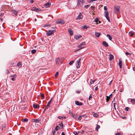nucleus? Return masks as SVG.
<instances>
[{
	"label": "nucleus",
	"mask_w": 135,
	"mask_h": 135,
	"mask_svg": "<svg viewBox=\"0 0 135 135\" xmlns=\"http://www.w3.org/2000/svg\"><path fill=\"white\" fill-rule=\"evenodd\" d=\"M93 114L94 117L97 118L98 117H99V115H98V114L97 113H95L94 112L93 113Z\"/></svg>",
	"instance_id": "19"
},
{
	"label": "nucleus",
	"mask_w": 135,
	"mask_h": 135,
	"mask_svg": "<svg viewBox=\"0 0 135 135\" xmlns=\"http://www.w3.org/2000/svg\"><path fill=\"white\" fill-rule=\"evenodd\" d=\"M50 102H48L47 105L46 106L44 110V111L43 112V113H44L45 112V111L49 107L50 105Z\"/></svg>",
	"instance_id": "8"
},
{
	"label": "nucleus",
	"mask_w": 135,
	"mask_h": 135,
	"mask_svg": "<svg viewBox=\"0 0 135 135\" xmlns=\"http://www.w3.org/2000/svg\"><path fill=\"white\" fill-rule=\"evenodd\" d=\"M96 126H97L95 128V130L97 131H98V129L100 128V126L97 124Z\"/></svg>",
	"instance_id": "23"
},
{
	"label": "nucleus",
	"mask_w": 135,
	"mask_h": 135,
	"mask_svg": "<svg viewBox=\"0 0 135 135\" xmlns=\"http://www.w3.org/2000/svg\"><path fill=\"white\" fill-rule=\"evenodd\" d=\"M55 30H49L48 32L47 33L46 35L47 36H52L53 34L55 32Z\"/></svg>",
	"instance_id": "2"
},
{
	"label": "nucleus",
	"mask_w": 135,
	"mask_h": 135,
	"mask_svg": "<svg viewBox=\"0 0 135 135\" xmlns=\"http://www.w3.org/2000/svg\"><path fill=\"white\" fill-rule=\"evenodd\" d=\"M73 133L75 135H77V134H78V133L75 131L74 132H73Z\"/></svg>",
	"instance_id": "47"
},
{
	"label": "nucleus",
	"mask_w": 135,
	"mask_h": 135,
	"mask_svg": "<svg viewBox=\"0 0 135 135\" xmlns=\"http://www.w3.org/2000/svg\"><path fill=\"white\" fill-rule=\"evenodd\" d=\"M6 127V124H5L3 123V124H2V129H3V128H5Z\"/></svg>",
	"instance_id": "34"
},
{
	"label": "nucleus",
	"mask_w": 135,
	"mask_h": 135,
	"mask_svg": "<svg viewBox=\"0 0 135 135\" xmlns=\"http://www.w3.org/2000/svg\"><path fill=\"white\" fill-rule=\"evenodd\" d=\"M126 54L127 55H130L131 54L129 53V52H126Z\"/></svg>",
	"instance_id": "44"
},
{
	"label": "nucleus",
	"mask_w": 135,
	"mask_h": 135,
	"mask_svg": "<svg viewBox=\"0 0 135 135\" xmlns=\"http://www.w3.org/2000/svg\"><path fill=\"white\" fill-rule=\"evenodd\" d=\"M80 44L81 45L85 46V42H81Z\"/></svg>",
	"instance_id": "30"
},
{
	"label": "nucleus",
	"mask_w": 135,
	"mask_h": 135,
	"mask_svg": "<svg viewBox=\"0 0 135 135\" xmlns=\"http://www.w3.org/2000/svg\"><path fill=\"white\" fill-rule=\"evenodd\" d=\"M55 133V131L54 130V131H52V134L53 135H54Z\"/></svg>",
	"instance_id": "55"
},
{
	"label": "nucleus",
	"mask_w": 135,
	"mask_h": 135,
	"mask_svg": "<svg viewBox=\"0 0 135 135\" xmlns=\"http://www.w3.org/2000/svg\"><path fill=\"white\" fill-rule=\"evenodd\" d=\"M80 92V91L77 90L76 91V93H79Z\"/></svg>",
	"instance_id": "57"
},
{
	"label": "nucleus",
	"mask_w": 135,
	"mask_h": 135,
	"mask_svg": "<svg viewBox=\"0 0 135 135\" xmlns=\"http://www.w3.org/2000/svg\"><path fill=\"white\" fill-rule=\"evenodd\" d=\"M33 106L35 108H39V105L38 104H33Z\"/></svg>",
	"instance_id": "18"
},
{
	"label": "nucleus",
	"mask_w": 135,
	"mask_h": 135,
	"mask_svg": "<svg viewBox=\"0 0 135 135\" xmlns=\"http://www.w3.org/2000/svg\"><path fill=\"white\" fill-rule=\"evenodd\" d=\"M98 19H97V18H96L95 19V21L96 22H97V24H98V23H97L98 22Z\"/></svg>",
	"instance_id": "40"
},
{
	"label": "nucleus",
	"mask_w": 135,
	"mask_h": 135,
	"mask_svg": "<svg viewBox=\"0 0 135 135\" xmlns=\"http://www.w3.org/2000/svg\"><path fill=\"white\" fill-rule=\"evenodd\" d=\"M110 99V95L109 96H107V98L106 99V102H108V101H109V100Z\"/></svg>",
	"instance_id": "25"
},
{
	"label": "nucleus",
	"mask_w": 135,
	"mask_h": 135,
	"mask_svg": "<svg viewBox=\"0 0 135 135\" xmlns=\"http://www.w3.org/2000/svg\"><path fill=\"white\" fill-rule=\"evenodd\" d=\"M13 13L14 14L15 16H17V15L18 12L15 10H12Z\"/></svg>",
	"instance_id": "17"
},
{
	"label": "nucleus",
	"mask_w": 135,
	"mask_h": 135,
	"mask_svg": "<svg viewBox=\"0 0 135 135\" xmlns=\"http://www.w3.org/2000/svg\"><path fill=\"white\" fill-rule=\"evenodd\" d=\"M63 124L62 123V122H61V123L60 124V126H63Z\"/></svg>",
	"instance_id": "56"
},
{
	"label": "nucleus",
	"mask_w": 135,
	"mask_h": 135,
	"mask_svg": "<svg viewBox=\"0 0 135 135\" xmlns=\"http://www.w3.org/2000/svg\"><path fill=\"white\" fill-rule=\"evenodd\" d=\"M16 74H14L13 75H12L11 76V77H16Z\"/></svg>",
	"instance_id": "42"
},
{
	"label": "nucleus",
	"mask_w": 135,
	"mask_h": 135,
	"mask_svg": "<svg viewBox=\"0 0 135 135\" xmlns=\"http://www.w3.org/2000/svg\"><path fill=\"white\" fill-rule=\"evenodd\" d=\"M81 60V59L79 58L78 60L76 62V67L77 68H79L80 67V62Z\"/></svg>",
	"instance_id": "4"
},
{
	"label": "nucleus",
	"mask_w": 135,
	"mask_h": 135,
	"mask_svg": "<svg viewBox=\"0 0 135 135\" xmlns=\"http://www.w3.org/2000/svg\"><path fill=\"white\" fill-rule=\"evenodd\" d=\"M83 16L81 13H80L76 18V19L80 20L83 18Z\"/></svg>",
	"instance_id": "9"
},
{
	"label": "nucleus",
	"mask_w": 135,
	"mask_h": 135,
	"mask_svg": "<svg viewBox=\"0 0 135 135\" xmlns=\"http://www.w3.org/2000/svg\"><path fill=\"white\" fill-rule=\"evenodd\" d=\"M63 117L61 116H59L58 117V118L59 119H61Z\"/></svg>",
	"instance_id": "53"
},
{
	"label": "nucleus",
	"mask_w": 135,
	"mask_h": 135,
	"mask_svg": "<svg viewBox=\"0 0 135 135\" xmlns=\"http://www.w3.org/2000/svg\"><path fill=\"white\" fill-rule=\"evenodd\" d=\"M98 89V88L97 87H96L95 88V90H96V91H97V89Z\"/></svg>",
	"instance_id": "62"
},
{
	"label": "nucleus",
	"mask_w": 135,
	"mask_h": 135,
	"mask_svg": "<svg viewBox=\"0 0 135 135\" xmlns=\"http://www.w3.org/2000/svg\"><path fill=\"white\" fill-rule=\"evenodd\" d=\"M90 6V5H86L84 6L85 8H88V7Z\"/></svg>",
	"instance_id": "38"
},
{
	"label": "nucleus",
	"mask_w": 135,
	"mask_h": 135,
	"mask_svg": "<svg viewBox=\"0 0 135 135\" xmlns=\"http://www.w3.org/2000/svg\"><path fill=\"white\" fill-rule=\"evenodd\" d=\"M82 37L81 35H76L74 36V38L77 40H79L80 38Z\"/></svg>",
	"instance_id": "12"
},
{
	"label": "nucleus",
	"mask_w": 135,
	"mask_h": 135,
	"mask_svg": "<svg viewBox=\"0 0 135 135\" xmlns=\"http://www.w3.org/2000/svg\"><path fill=\"white\" fill-rule=\"evenodd\" d=\"M78 47L80 48L79 49L81 50L82 49L84 48L85 47V46L81 45L80 44L78 46Z\"/></svg>",
	"instance_id": "21"
},
{
	"label": "nucleus",
	"mask_w": 135,
	"mask_h": 135,
	"mask_svg": "<svg viewBox=\"0 0 135 135\" xmlns=\"http://www.w3.org/2000/svg\"><path fill=\"white\" fill-rule=\"evenodd\" d=\"M74 62V61H71L69 62V64L70 65H71Z\"/></svg>",
	"instance_id": "35"
},
{
	"label": "nucleus",
	"mask_w": 135,
	"mask_h": 135,
	"mask_svg": "<svg viewBox=\"0 0 135 135\" xmlns=\"http://www.w3.org/2000/svg\"><path fill=\"white\" fill-rule=\"evenodd\" d=\"M61 135H65L64 133V132H62L61 133Z\"/></svg>",
	"instance_id": "64"
},
{
	"label": "nucleus",
	"mask_w": 135,
	"mask_h": 135,
	"mask_svg": "<svg viewBox=\"0 0 135 135\" xmlns=\"http://www.w3.org/2000/svg\"><path fill=\"white\" fill-rule=\"evenodd\" d=\"M60 59L59 58H57L56 59V64H58L60 61Z\"/></svg>",
	"instance_id": "16"
},
{
	"label": "nucleus",
	"mask_w": 135,
	"mask_h": 135,
	"mask_svg": "<svg viewBox=\"0 0 135 135\" xmlns=\"http://www.w3.org/2000/svg\"><path fill=\"white\" fill-rule=\"evenodd\" d=\"M51 5V3L49 2H48L44 4V6L46 8H47L49 7Z\"/></svg>",
	"instance_id": "10"
},
{
	"label": "nucleus",
	"mask_w": 135,
	"mask_h": 135,
	"mask_svg": "<svg viewBox=\"0 0 135 135\" xmlns=\"http://www.w3.org/2000/svg\"><path fill=\"white\" fill-rule=\"evenodd\" d=\"M68 31L70 35H73V32L71 29H69Z\"/></svg>",
	"instance_id": "20"
},
{
	"label": "nucleus",
	"mask_w": 135,
	"mask_h": 135,
	"mask_svg": "<svg viewBox=\"0 0 135 135\" xmlns=\"http://www.w3.org/2000/svg\"><path fill=\"white\" fill-rule=\"evenodd\" d=\"M114 11L116 14H118L120 13L119 7V6H115L114 8Z\"/></svg>",
	"instance_id": "1"
},
{
	"label": "nucleus",
	"mask_w": 135,
	"mask_h": 135,
	"mask_svg": "<svg viewBox=\"0 0 135 135\" xmlns=\"http://www.w3.org/2000/svg\"><path fill=\"white\" fill-rule=\"evenodd\" d=\"M104 9L105 10H107V8L106 6L104 7Z\"/></svg>",
	"instance_id": "46"
},
{
	"label": "nucleus",
	"mask_w": 135,
	"mask_h": 135,
	"mask_svg": "<svg viewBox=\"0 0 135 135\" xmlns=\"http://www.w3.org/2000/svg\"><path fill=\"white\" fill-rule=\"evenodd\" d=\"M23 121H24L25 122H27L28 121V120L27 119L25 118V119H23Z\"/></svg>",
	"instance_id": "39"
},
{
	"label": "nucleus",
	"mask_w": 135,
	"mask_h": 135,
	"mask_svg": "<svg viewBox=\"0 0 135 135\" xmlns=\"http://www.w3.org/2000/svg\"><path fill=\"white\" fill-rule=\"evenodd\" d=\"M129 109V108L128 107H127L126 108V110L127 111H128Z\"/></svg>",
	"instance_id": "50"
},
{
	"label": "nucleus",
	"mask_w": 135,
	"mask_h": 135,
	"mask_svg": "<svg viewBox=\"0 0 135 135\" xmlns=\"http://www.w3.org/2000/svg\"><path fill=\"white\" fill-rule=\"evenodd\" d=\"M41 97L42 98H44V94H42L41 95Z\"/></svg>",
	"instance_id": "49"
},
{
	"label": "nucleus",
	"mask_w": 135,
	"mask_h": 135,
	"mask_svg": "<svg viewBox=\"0 0 135 135\" xmlns=\"http://www.w3.org/2000/svg\"><path fill=\"white\" fill-rule=\"evenodd\" d=\"M107 36L108 37V38L110 40V35L109 34H107Z\"/></svg>",
	"instance_id": "61"
},
{
	"label": "nucleus",
	"mask_w": 135,
	"mask_h": 135,
	"mask_svg": "<svg viewBox=\"0 0 135 135\" xmlns=\"http://www.w3.org/2000/svg\"><path fill=\"white\" fill-rule=\"evenodd\" d=\"M36 50H32L31 51V52L32 54H34L36 52Z\"/></svg>",
	"instance_id": "28"
},
{
	"label": "nucleus",
	"mask_w": 135,
	"mask_h": 135,
	"mask_svg": "<svg viewBox=\"0 0 135 135\" xmlns=\"http://www.w3.org/2000/svg\"><path fill=\"white\" fill-rule=\"evenodd\" d=\"M87 27H87L86 26L84 25L82 27V28L83 30H86L87 29Z\"/></svg>",
	"instance_id": "29"
},
{
	"label": "nucleus",
	"mask_w": 135,
	"mask_h": 135,
	"mask_svg": "<svg viewBox=\"0 0 135 135\" xmlns=\"http://www.w3.org/2000/svg\"><path fill=\"white\" fill-rule=\"evenodd\" d=\"M21 63L20 62H18L17 64V66L18 67H20V65H21Z\"/></svg>",
	"instance_id": "31"
},
{
	"label": "nucleus",
	"mask_w": 135,
	"mask_h": 135,
	"mask_svg": "<svg viewBox=\"0 0 135 135\" xmlns=\"http://www.w3.org/2000/svg\"><path fill=\"white\" fill-rule=\"evenodd\" d=\"M129 34H130V36L131 37H132L134 34V33L133 32L131 31L129 32Z\"/></svg>",
	"instance_id": "24"
},
{
	"label": "nucleus",
	"mask_w": 135,
	"mask_h": 135,
	"mask_svg": "<svg viewBox=\"0 0 135 135\" xmlns=\"http://www.w3.org/2000/svg\"><path fill=\"white\" fill-rule=\"evenodd\" d=\"M52 98H51V99L50 100L49 102H50V103H51V101L52 100Z\"/></svg>",
	"instance_id": "58"
},
{
	"label": "nucleus",
	"mask_w": 135,
	"mask_h": 135,
	"mask_svg": "<svg viewBox=\"0 0 135 135\" xmlns=\"http://www.w3.org/2000/svg\"><path fill=\"white\" fill-rule=\"evenodd\" d=\"M75 104L78 105H82V103L81 102H79L77 101H76L75 102Z\"/></svg>",
	"instance_id": "15"
},
{
	"label": "nucleus",
	"mask_w": 135,
	"mask_h": 135,
	"mask_svg": "<svg viewBox=\"0 0 135 135\" xmlns=\"http://www.w3.org/2000/svg\"><path fill=\"white\" fill-rule=\"evenodd\" d=\"M114 58L113 56L110 54V61L112 60Z\"/></svg>",
	"instance_id": "27"
},
{
	"label": "nucleus",
	"mask_w": 135,
	"mask_h": 135,
	"mask_svg": "<svg viewBox=\"0 0 135 135\" xmlns=\"http://www.w3.org/2000/svg\"><path fill=\"white\" fill-rule=\"evenodd\" d=\"M31 10L32 11H34L35 12H38L40 10V9H38L35 7L31 8Z\"/></svg>",
	"instance_id": "6"
},
{
	"label": "nucleus",
	"mask_w": 135,
	"mask_h": 135,
	"mask_svg": "<svg viewBox=\"0 0 135 135\" xmlns=\"http://www.w3.org/2000/svg\"><path fill=\"white\" fill-rule=\"evenodd\" d=\"M119 68H122V61L120 60V59H119Z\"/></svg>",
	"instance_id": "13"
},
{
	"label": "nucleus",
	"mask_w": 135,
	"mask_h": 135,
	"mask_svg": "<svg viewBox=\"0 0 135 135\" xmlns=\"http://www.w3.org/2000/svg\"><path fill=\"white\" fill-rule=\"evenodd\" d=\"M30 2L31 3H32L33 2V0H30Z\"/></svg>",
	"instance_id": "60"
},
{
	"label": "nucleus",
	"mask_w": 135,
	"mask_h": 135,
	"mask_svg": "<svg viewBox=\"0 0 135 135\" xmlns=\"http://www.w3.org/2000/svg\"><path fill=\"white\" fill-rule=\"evenodd\" d=\"M40 120L38 119H34L33 120V122L36 123H38L40 121Z\"/></svg>",
	"instance_id": "14"
},
{
	"label": "nucleus",
	"mask_w": 135,
	"mask_h": 135,
	"mask_svg": "<svg viewBox=\"0 0 135 135\" xmlns=\"http://www.w3.org/2000/svg\"><path fill=\"white\" fill-rule=\"evenodd\" d=\"M91 9H92L93 10L94 8L95 7L94 6H91Z\"/></svg>",
	"instance_id": "52"
},
{
	"label": "nucleus",
	"mask_w": 135,
	"mask_h": 135,
	"mask_svg": "<svg viewBox=\"0 0 135 135\" xmlns=\"http://www.w3.org/2000/svg\"><path fill=\"white\" fill-rule=\"evenodd\" d=\"M95 80H93L92 79H91L90 82V83L91 84H93Z\"/></svg>",
	"instance_id": "32"
},
{
	"label": "nucleus",
	"mask_w": 135,
	"mask_h": 135,
	"mask_svg": "<svg viewBox=\"0 0 135 135\" xmlns=\"http://www.w3.org/2000/svg\"><path fill=\"white\" fill-rule=\"evenodd\" d=\"M102 44L105 47H107L109 46L108 44L105 41H104L103 42Z\"/></svg>",
	"instance_id": "11"
},
{
	"label": "nucleus",
	"mask_w": 135,
	"mask_h": 135,
	"mask_svg": "<svg viewBox=\"0 0 135 135\" xmlns=\"http://www.w3.org/2000/svg\"><path fill=\"white\" fill-rule=\"evenodd\" d=\"M58 74V72H57L56 73V74L55 75V76L56 77L57 76Z\"/></svg>",
	"instance_id": "43"
},
{
	"label": "nucleus",
	"mask_w": 135,
	"mask_h": 135,
	"mask_svg": "<svg viewBox=\"0 0 135 135\" xmlns=\"http://www.w3.org/2000/svg\"><path fill=\"white\" fill-rule=\"evenodd\" d=\"M100 35V33L98 32H95V35L97 37H99Z\"/></svg>",
	"instance_id": "22"
},
{
	"label": "nucleus",
	"mask_w": 135,
	"mask_h": 135,
	"mask_svg": "<svg viewBox=\"0 0 135 135\" xmlns=\"http://www.w3.org/2000/svg\"><path fill=\"white\" fill-rule=\"evenodd\" d=\"M59 128V127L58 126H57L55 128V130L56 131H57L58 130Z\"/></svg>",
	"instance_id": "36"
},
{
	"label": "nucleus",
	"mask_w": 135,
	"mask_h": 135,
	"mask_svg": "<svg viewBox=\"0 0 135 135\" xmlns=\"http://www.w3.org/2000/svg\"><path fill=\"white\" fill-rule=\"evenodd\" d=\"M69 113L71 116L73 114L71 110L69 111Z\"/></svg>",
	"instance_id": "41"
},
{
	"label": "nucleus",
	"mask_w": 135,
	"mask_h": 135,
	"mask_svg": "<svg viewBox=\"0 0 135 135\" xmlns=\"http://www.w3.org/2000/svg\"><path fill=\"white\" fill-rule=\"evenodd\" d=\"M65 22L64 21L61 20H58L56 21V23H59L61 25L64 24Z\"/></svg>",
	"instance_id": "5"
},
{
	"label": "nucleus",
	"mask_w": 135,
	"mask_h": 135,
	"mask_svg": "<svg viewBox=\"0 0 135 135\" xmlns=\"http://www.w3.org/2000/svg\"><path fill=\"white\" fill-rule=\"evenodd\" d=\"M72 116L75 119H76L77 118V116L75 114H73Z\"/></svg>",
	"instance_id": "33"
},
{
	"label": "nucleus",
	"mask_w": 135,
	"mask_h": 135,
	"mask_svg": "<svg viewBox=\"0 0 135 135\" xmlns=\"http://www.w3.org/2000/svg\"><path fill=\"white\" fill-rule=\"evenodd\" d=\"M131 102L133 103H135V100L134 99H132L131 100Z\"/></svg>",
	"instance_id": "37"
},
{
	"label": "nucleus",
	"mask_w": 135,
	"mask_h": 135,
	"mask_svg": "<svg viewBox=\"0 0 135 135\" xmlns=\"http://www.w3.org/2000/svg\"><path fill=\"white\" fill-rule=\"evenodd\" d=\"M92 98V96L91 95V94L89 96V99L90 100V98Z\"/></svg>",
	"instance_id": "54"
},
{
	"label": "nucleus",
	"mask_w": 135,
	"mask_h": 135,
	"mask_svg": "<svg viewBox=\"0 0 135 135\" xmlns=\"http://www.w3.org/2000/svg\"><path fill=\"white\" fill-rule=\"evenodd\" d=\"M81 117L80 116V115H79V117H78V119L79 120H81Z\"/></svg>",
	"instance_id": "45"
},
{
	"label": "nucleus",
	"mask_w": 135,
	"mask_h": 135,
	"mask_svg": "<svg viewBox=\"0 0 135 135\" xmlns=\"http://www.w3.org/2000/svg\"><path fill=\"white\" fill-rule=\"evenodd\" d=\"M104 16L109 22H110V18L109 17V13L108 11H105L104 12Z\"/></svg>",
	"instance_id": "3"
},
{
	"label": "nucleus",
	"mask_w": 135,
	"mask_h": 135,
	"mask_svg": "<svg viewBox=\"0 0 135 135\" xmlns=\"http://www.w3.org/2000/svg\"><path fill=\"white\" fill-rule=\"evenodd\" d=\"M116 104L115 103H113L114 107V108L115 110L116 109V108L115 107V104Z\"/></svg>",
	"instance_id": "48"
},
{
	"label": "nucleus",
	"mask_w": 135,
	"mask_h": 135,
	"mask_svg": "<svg viewBox=\"0 0 135 135\" xmlns=\"http://www.w3.org/2000/svg\"><path fill=\"white\" fill-rule=\"evenodd\" d=\"M50 25L48 24H45L44 25V27H47L49 26H50Z\"/></svg>",
	"instance_id": "26"
},
{
	"label": "nucleus",
	"mask_w": 135,
	"mask_h": 135,
	"mask_svg": "<svg viewBox=\"0 0 135 135\" xmlns=\"http://www.w3.org/2000/svg\"><path fill=\"white\" fill-rule=\"evenodd\" d=\"M15 79V78H13V77H12V78H11V80H12V81H14V80Z\"/></svg>",
	"instance_id": "59"
},
{
	"label": "nucleus",
	"mask_w": 135,
	"mask_h": 135,
	"mask_svg": "<svg viewBox=\"0 0 135 135\" xmlns=\"http://www.w3.org/2000/svg\"><path fill=\"white\" fill-rule=\"evenodd\" d=\"M121 134V133H117L115 134V135H120Z\"/></svg>",
	"instance_id": "51"
},
{
	"label": "nucleus",
	"mask_w": 135,
	"mask_h": 135,
	"mask_svg": "<svg viewBox=\"0 0 135 135\" xmlns=\"http://www.w3.org/2000/svg\"><path fill=\"white\" fill-rule=\"evenodd\" d=\"M80 49H78V50H76L75 51V52H77L78 51H79V50H80Z\"/></svg>",
	"instance_id": "63"
},
{
	"label": "nucleus",
	"mask_w": 135,
	"mask_h": 135,
	"mask_svg": "<svg viewBox=\"0 0 135 135\" xmlns=\"http://www.w3.org/2000/svg\"><path fill=\"white\" fill-rule=\"evenodd\" d=\"M84 3L83 0H79L77 3V4L78 5L81 6L82 4Z\"/></svg>",
	"instance_id": "7"
}]
</instances>
